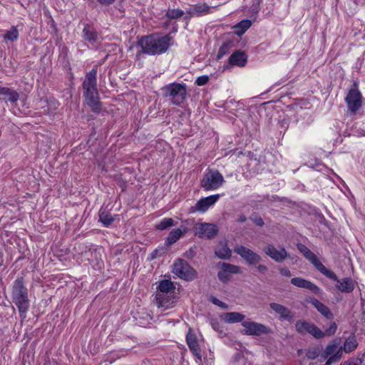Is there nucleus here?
Instances as JSON below:
<instances>
[{"label":"nucleus","instance_id":"16","mask_svg":"<svg viewBox=\"0 0 365 365\" xmlns=\"http://www.w3.org/2000/svg\"><path fill=\"white\" fill-rule=\"evenodd\" d=\"M187 344L192 353V354L197 359L199 362L202 361L201 349L198 344V340L196 334L190 329L186 335Z\"/></svg>","mask_w":365,"mask_h":365},{"label":"nucleus","instance_id":"43","mask_svg":"<svg viewBox=\"0 0 365 365\" xmlns=\"http://www.w3.org/2000/svg\"><path fill=\"white\" fill-rule=\"evenodd\" d=\"M209 81V76H199L196 81L195 83L199 86H202L207 84Z\"/></svg>","mask_w":365,"mask_h":365},{"label":"nucleus","instance_id":"49","mask_svg":"<svg viewBox=\"0 0 365 365\" xmlns=\"http://www.w3.org/2000/svg\"><path fill=\"white\" fill-rule=\"evenodd\" d=\"M257 269L258 270L259 272H260L262 274H264L268 270V268L266 265L259 264L257 267Z\"/></svg>","mask_w":365,"mask_h":365},{"label":"nucleus","instance_id":"29","mask_svg":"<svg viewBox=\"0 0 365 365\" xmlns=\"http://www.w3.org/2000/svg\"><path fill=\"white\" fill-rule=\"evenodd\" d=\"M215 253L217 257L224 259H229L232 255L231 250L228 247L227 243H221L220 245L216 248Z\"/></svg>","mask_w":365,"mask_h":365},{"label":"nucleus","instance_id":"26","mask_svg":"<svg viewBox=\"0 0 365 365\" xmlns=\"http://www.w3.org/2000/svg\"><path fill=\"white\" fill-rule=\"evenodd\" d=\"M187 231V228L186 227H182V229L178 228L173 230L170 232L168 237H166V243L168 245H171L175 243Z\"/></svg>","mask_w":365,"mask_h":365},{"label":"nucleus","instance_id":"45","mask_svg":"<svg viewBox=\"0 0 365 365\" xmlns=\"http://www.w3.org/2000/svg\"><path fill=\"white\" fill-rule=\"evenodd\" d=\"M363 359L356 358L344 362V365H361Z\"/></svg>","mask_w":365,"mask_h":365},{"label":"nucleus","instance_id":"59","mask_svg":"<svg viewBox=\"0 0 365 365\" xmlns=\"http://www.w3.org/2000/svg\"><path fill=\"white\" fill-rule=\"evenodd\" d=\"M213 328L217 327V325H215V324H212Z\"/></svg>","mask_w":365,"mask_h":365},{"label":"nucleus","instance_id":"38","mask_svg":"<svg viewBox=\"0 0 365 365\" xmlns=\"http://www.w3.org/2000/svg\"><path fill=\"white\" fill-rule=\"evenodd\" d=\"M173 220L172 218H164L159 224L156 225V228L159 230H165L173 225Z\"/></svg>","mask_w":365,"mask_h":365},{"label":"nucleus","instance_id":"25","mask_svg":"<svg viewBox=\"0 0 365 365\" xmlns=\"http://www.w3.org/2000/svg\"><path fill=\"white\" fill-rule=\"evenodd\" d=\"M222 320L229 324L245 322V315L240 312H227L221 316Z\"/></svg>","mask_w":365,"mask_h":365},{"label":"nucleus","instance_id":"33","mask_svg":"<svg viewBox=\"0 0 365 365\" xmlns=\"http://www.w3.org/2000/svg\"><path fill=\"white\" fill-rule=\"evenodd\" d=\"M306 333H309L316 339L324 337L325 334L315 324L310 323Z\"/></svg>","mask_w":365,"mask_h":365},{"label":"nucleus","instance_id":"1","mask_svg":"<svg viewBox=\"0 0 365 365\" xmlns=\"http://www.w3.org/2000/svg\"><path fill=\"white\" fill-rule=\"evenodd\" d=\"M173 38L170 34L160 36L158 34H151L144 36L138 40L137 45L141 50L136 53L138 57L141 53L150 56L160 55L165 53L171 46Z\"/></svg>","mask_w":365,"mask_h":365},{"label":"nucleus","instance_id":"42","mask_svg":"<svg viewBox=\"0 0 365 365\" xmlns=\"http://www.w3.org/2000/svg\"><path fill=\"white\" fill-rule=\"evenodd\" d=\"M336 329H337V325L335 322H333L330 324L329 327L328 329H327L324 333L325 334V335L327 334V335L331 336L336 333Z\"/></svg>","mask_w":365,"mask_h":365},{"label":"nucleus","instance_id":"22","mask_svg":"<svg viewBox=\"0 0 365 365\" xmlns=\"http://www.w3.org/2000/svg\"><path fill=\"white\" fill-rule=\"evenodd\" d=\"M156 303L158 307H164L165 309L172 307L174 303L173 293H157L155 296Z\"/></svg>","mask_w":365,"mask_h":365},{"label":"nucleus","instance_id":"10","mask_svg":"<svg viewBox=\"0 0 365 365\" xmlns=\"http://www.w3.org/2000/svg\"><path fill=\"white\" fill-rule=\"evenodd\" d=\"M242 325L245 328L242 333L246 335L260 336L272 333L269 327L255 322H242Z\"/></svg>","mask_w":365,"mask_h":365},{"label":"nucleus","instance_id":"5","mask_svg":"<svg viewBox=\"0 0 365 365\" xmlns=\"http://www.w3.org/2000/svg\"><path fill=\"white\" fill-rule=\"evenodd\" d=\"M340 339L330 341L320 355L319 361H326L324 365H331L339 361L342 357V346H340Z\"/></svg>","mask_w":365,"mask_h":365},{"label":"nucleus","instance_id":"18","mask_svg":"<svg viewBox=\"0 0 365 365\" xmlns=\"http://www.w3.org/2000/svg\"><path fill=\"white\" fill-rule=\"evenodd\" d=\"M291 283L297 287L308 289L315 294L321 293V289L317 284L307 279L301 277H294L291 279Z\"/></svg>","mask_w":365,"mask_h":365},{"label":"nucleus","instance_id":"24","mask_svg":"<svg viewBox=\"0 0 365 365\" xmlns=\"http://www.w3.org/2000/svg\"><path fill=\"white\" fill-rule=\"evenodd\" d=\"M0 98L6 102L16 103L19 100V95L14 90L0 86Z\"/></svg>","mask_w":365,"mask_h":365},{"label":"nucleus","instance_id":"37","mask_svg":"<svg viewBox=\"0 0 365 365\" xmlns=\"http://www.w3.org/2000/svg\"><path fill=\"white\" fill-rule=\"evenodd\" d=\"M194 8H195V11L196 12V15L198 16H201L202 14H207L210 13V8L205 3L195 4L194 6Z\"/></svg>","mask_w":365,"mask_h":365},{"label":"nucleus","instance_id":"57","mask_svg":"<svg viewBox=\"0 0 365 365\" xmlns=\"http://www.w3.org/2000/svg\"><path fill=\"white\" fill-rule=\"evenodd\" d=\"M213 328L217 327V325H215V324H212Z\"/></svg>","mask_w":365,"mask_h":365},{"label":"nucleus","instance_id":"44","mask_svg":"<svg viewBox=\"0 0 365 365\" xmlns=\"http://www.w3.org/2000/svg\"><path fill=\"white\" fill-rule=\"evenodd\" d=\"M261 3L262 0H253L252 5L250 8L252 13L257 14L259 12Z\"/></svg>","mask_w":365,"mask_h":365},{"label":"nucleus","instance_id":"12","mask_svg":"<svg viewBox=\"0 0 365 365\" xmlns=\"http://www.w3.org/2000/svg\"><path fill=\"white\" fill-rule=\"evenodd\" d=\"M218 266L220 267V270L217 273L218 279L225 284L230 280L232 274L240 273V267L235 264L227 262H220Z\"/></svg>","mask_w":365,"mask_h":365},{"label":"nucleus","instance_id":"53","mask_svg":"<svg viewBox=\"0 0 365 365\" xmlns=\"http://www.w3.org/2000/svg\"><path fill=\"white\" fill-rule=\"evenodd\" d=\"M186 256L188 258H192L193 256V252L192 250H190L189 251L186 252Z\"/></svg>","mask_w":365,"mask_h":365},{"label":"nucleus","instance_id":"50","mask_svg":"<svg viewBox=\"0 0 365 365\" xmlns=\"http://www.w3.org/2000/svg\"><path fill=\"white\" fill-rule=\"evenodd\" d=\"M265 197H266V199L271 200V201H279L280 200L279 197L276 195H273L271 196L267 195Z\"/></svg>","mask_w":365,"mask_h":365},{"label":"nucleus","instance_id":"8","mask_svg":"<svg viewBox=\"0 0 365 365\" xmlns=\"http://www.w3.org/2000/svg\"><path fill=\"white\" fill-rule=\"evenodd\" d=\"M172 267V272L185 281H192L197 277L196 270L183 259H176Z\"/></svg>","mask_w":365,"mask_h":365},{"label":"nucleus","instance_id":"27","mask_svg":"<svg viewBox=\"0 0 365 365\" xmlns=\"http://www.w3.org/2000/svg\"><path fill=\"white\" fill-rule=\"evenodd\" d=\"M99 222L106 227H110L115 220V217L106 210L101 209L98 212Z\"/></svg>","mask_w":365,"mask_h":365},{"label":"nucleus","instance_id":"55","mask_svg":"<svg viewBox=\"0 0 365 365\" xmlns=\"http://www.w3.org/2000/svg\"><path fill=\"white\" fill-rule=\"evenodd\" d=\"M157 252H158V250H155L153 252V254H152V255H153L152 258L155 257V255H156Z\"/></svg>","mask_w":365,"mask_h":365},{"label":"nucleus","instance_id":"39","mask_svg":"<svg viewBox=\"0 0 365 365\" xmlns=\"http://www.w3.org/2000/svg\"><path fill=\"white\" fill-rule=\"evenodd\" d=\"M322 351V349L319 346H317L313 349H309L307 352V356L309 359H315L317 357L320 358Z\"/></svg>","mask_w":365,"mask_h":365},{"label":"nucleus","instance_id":"48","mask_svg":"<svg viewBox=\"0 0 365 365\" xmlns=\"http://www.w3.org/2000/svg\"><path fill=\"white\" fill-rule=\"evenodd\" d=\"M97 1L103 6H110L115 3V0H97Z\"/></svg>","mask_w":365,"mask_h":365},{"label":"nucleus","instance_id":"17","mask_svg":"<svg viewBox=\"0 0 365 365\" xmlns=\"http://www.w3.org/2000/svg\"><path fill=\"white\" fill-rule=\"evenodd\" d=\"M335 277V278L329 279L337 282L335 285L336 289L342 293H351L354 291L356 287V282L351 278L344 277L341 279H339L336 274Z\"/></svg>","mask_w":365,"mask_h":365},{"label":"nucleus","instance_id":"23","mask_svg":"<svg viewBox=\"0 0 365 365\" xmlns=\"http://www.w3.org/2000/svg\"><path fill=\"white\" fill-rule=\"evenodd\" d=\"M310 302L312 305H313L314 307L316 308L317 310L327 319L331 320L334 319V314L331 312L330 309L319 300L313 299Z\"/></svg>","mask_w":365,"mask_h":365},{"label":"nucleus","instance_id":"51","mask_svg":"<svg viewBox=\"0 0 365 365\" xmlns=\"http://www.w3.org/2000/svg\"><path fill=\"white\" fill-rule=\"evenodd\" d=\"M246 220H247V217H246V216H245V215H240V216H239V218H238V220H237V221H238L239 222H241V223L245 222H246Z\"/></svg>","mask_w":365,"mask_h":365},{"label":"nucleus","instance_id":"41","mask_svg":"<svg viewBox=\"0 0 365 365\" xmlns=\"http://www.w3.org/2000/svg\"><path fill=\"white\" fill-rule=\"evenodd\" d=\"M250 220L253 222V223L255 225L258 227H262L264 225L263 219L256 213H254L251 215Z\"/></svg>","mask_w":365,"mask_h":365},{"label":"nucleus","instance_id":"40","mask_svg":"<svg viewBox=\"0 0 365 365\" xmlns=\"http://www.w3.org/2000/svg\"><path fill=\"white\" fill-rule=\"evenodd\" d=\"M310 322L299 320L295 324L297 331L300 334L306 333Z\"/></svg>","mask_w":365,"mask_h":365},{"label":"nucleus","instance_id":"36","mask_svg":"<svg viewBox=\"0 0 365 365\" xmlns=\"http://www.w3.org/2000/svg\"><path fill=\"white\" fill-rule=\"evenodd\" d=\"M184 15V11L181 9H168L165 13V16L171 19H178Z\"/></svg>","mask_w":365,"mask_h":365},{"label":"nucleus","instance_id":"32","mask_svg":"<svg viewBox=\"0 0 365 365\" xmlns=\"http://www.w3.org/2000/svg\"><path fill=\"white\" fill-rule=\"evenodd\" d=\"M234 46V43L231 41H227L226 42H224L222 46L220 47V49L218 51L217 58L220 59L223 56L227 55L232 48Z\"/></svg>","mask_w":365,"mask_h":365},{"label":"nucleus","instance_id":"7","mask_svg":"<svg viewBox=\"0 0 365 365\" xmlns=\"http://www.w3.org/2000/svg\"><path fill=\"white\" fill-rule=\"evenodd\" d=\"M298 250L303 256L312 263L314 267L327 278H335V273L327 269L318 259L317 255L312 252L306 245L298 243L297 245Z\"/></svg>","mask_w":365,"mask_h":365},{"label":"nucleus","instance_id":"35","mask_svg":"<svg viewBox=\"0 0 365 365\" xmlns=\"http://www.w3.org/2000/svg\"><path fill=\"white\" fill-rule=\"evenodd\" d=\"M19 37V31L18 29H16V26H11V28L6 31L4 36V38L5 41H14L16 40H17Z\"/></svg>","mask_w":365,"mask_h":365},{"label":"nucleus","instance_id":"56","mask_svg":"<svg viewBox=\"0 0 365 365\" xmlns=\"http://www.w3.org/2000/svg\"><path fill=\"white\" fill-rule=\"evenodd\" d=\"M185 20H187V21H189V20H190V17H188V16H185Z\"/></svg>","mask_w":365,"mask_h":365},{"label":"nucleus","instance_id":"11","mask_svg":"<svg viewBox=\"0 0 365 365\" xmlns=\"http://www.w3.org/2000/svg\"><path fill=\"white\" fill-rule=\"evenodd\" d=\"M218 232L217 226L212 223H197L195 227V234L200 238L212 239L217 235Z\"/></svg>","mask_w":365,"mask_h":365},{"label":"nucleus","instance_id":"4","mask_svg":"<svg viewBox=\"0 0 365 365\" xmlns=\"http://www.w3.org/2000/svg\"><path fill=\"white\" fill-rule=\"evenodd\" d=\"M163 95L168 98L175 106H180L186 99L187 95L185 83H171L162 88Z\"/></svg>","mask_w":365,"mask_h":365},{"label":"nucleus","instance_id":"9","mask_svg":"<svg viewBox=\"0 0 365 365\" xmlns=\"http://www.w3.org/2000/svg\"><path fill=\"white\" fill-rule=\"evenodd\" d=\"M349 110L355 114L362 104V95L359 91L358 83L354 82L345 98Z\"/></svg>","mask_w":365,"mask_h":365},{"label":"nucleus","instance_id":"19","mask_svg":"<svg viewBox=\"0 0 365 365\" xmlns=\"http://www.w3.org/2000/svg\"><path fill=\"white\" fill-rule=\"evenodd\" d=\"M270 308L279 316L280 320H287L291 322L294 319V314L282 304L272 302L269 304Z\"/></svg>","mask_w":365,"mask_h":365},{"label":"nucleus","instance_id":"21","mask_svg":"<svg viewBox=\"0 0 365 365\" xmlns=\"http://www.w3.org/2000/svg\"><path fill=\"white\" fill-rule=\"evenodd\" d=\"M247 56L244 51L237 50L234 51L228 59L230 66L243 67L247 63Z\"/></svg>","mask_w":365,"mask_h":365},{"label":"nucleus","instance_id":"52","mask_svg":"<svg viewBox=\"0 0 365 365\" xmlns=\"http://www.w3.org/2000/svg\"><path fill=\"white\" fill-rule=\"evenodd\" d=\"M187 13L189 14L192 16L196 15V12L195 11V8L194 7L192 8V9H190L189 10H187Z\"/></svg>","mask_w":365,"mask_h":365},{"label":"nucleus","instance_id":"2","mask_svg":"<svg viewBox=\"0 0 365 365\" xmlns=\"http://www.w3.org/2000/svg\"><path fill=\"white\" fill-rule=\"evenodd\" d=\"M97 66H94L89 72L86 73L82 83L85 101L95 113H99L102 110V103L97 88Z\"/></svg>","mask_w":365,"mask_h":365},{"label":"nucleus","instance_id":"30","mask_svg":"<svg viewBox=\"0 0 365 365\" xmlns=\"http://www.w3.org/2000/svg\"><path fill=\"white\" fill-rule=\"evenodd\" d=\"M358 346V342L354 336L348 337L342 346V351L345 353H350L354 351Z\"/></svg>","mask_w":365,"mask_h":365},{"label":"nucleus","instance_id":"6","mask_svg":"<svg viewBox=\"0 0 365 365\" xmlns=\"http://www.w3.org/2000/svg\"><path fill=\"white\" fill-rule=\"evenodd\" d=\"M225 182L222 175L217 170L208 169L200 180V186L205 191L215 190Z\"/></svg>","mask_w":365,"mask_h":365},{"label":"nucleus","instance_id":"28","mask_svg":"<svg viewBox=\"0 0 365 365\" xmlns=\"http://www.w3.org/2000/svg\"><path fill=\"white\" fill-rule=\"evenodd\" d=\"M175 289V286L169 279H163L160 282L159 285L158 286V292L157 293H163V294H169L173 293Z\"/></svg>","mask_w":365,"mask_h":365},{"label":"nucleus","instance_id":"47","mask_svg":"<svg viewBox=\"0 0 365 365\" xmlns=\"http://www.w3.org/2000/svg\"><path fill=\"white\" fill-rule=\"evenodd\" d=\"M212 302L214 304L217 305V306H219L220 307H222V308H227V304L225 303H224L223 302H222V301H220L218 299L215 298V297L212 299Z\"/></svg>","mask_w":365,"mask_h":365},{"label":"nucleus","instance_id":"54","mask_svg":"<svg viewBox=\"0 0 365 365\" xmlns=\"http://www.w3.org/2000/svg\"><path fill=\"white\" fill-rule=\"evenodd\" d=\"M2 262H3L2 254L0 252V266H1Z\"/></svg>","mask_w":365,"mask_h":365},{"label":"nucleus","instance_id":"13","mask_svg":"<svg viewBox=\"0 0 365 365\" xmlns=\"http://www.w3.org/2000/svg\"><path fill=\"white\" fill-rule=\"evenodd\" d=\"M220 195L219 194H216L200 199L194 206L190 207L189 212L195 213L196 212H206L220 199Z\"/></svg>","mask_w":365,"mask_h":365},{"label":"nucleus","instance_id":"14","mask_svg":"<svg viewBox=\"0 0 365 365\" xmlns=\"http://www.w3.org/2000/svg\"><path fill=\"white\" fill-rule=\"evenodd\" d=\"M234 251L244 259L249 265H256L262 260L260 255L243 245L236 247Z\"/></svg>","mask_w":365,"mask_h":365},{"label":"nucleus","instance_id":"20","mask_svg":"<svg viewBox=\"0 0 365 365\" xmlns=\"http://www.w3.org/2000/svg\"><path fill=\"white\" fill-rule=\"evenodd\" d=\"M82 38L85 41L91 45H95L97 43L98 35L93 25L88 24L84 25L82 31Z\"/></svg>","mask_w":365,"mask_h":365},{"label":"nucleus","instance_id":"31","mask_svg":"<svg viewBox=\"0 0 365 365\" xmlns=\"http://www.w3.org/2000/svg\"><path fill=\"white\" fill-rule=\"evenodd\" d=\"M252 22L250 20L245 19L237 24L235 28V32L237 36H242L246 31L251 26Z\"/></svg>","mask_w":365,"mask_h":365},{"label":"nucleus","instance_id":"46","mask_svg":"<svg viewBox=\"0 0 365 365\" xmlns=\"http://www.w3.org/2000/svg\"><path fill=\"white\" fill-rule=\"evenodd\" d=\"M279 272L280 274L282 276H285V277H288L292 276V273L287 267H281L279 269Z\"/></svg>","mask_w":365,"mask_h":365},{"label":"nucleus","instance_id":"58","mask_svg":"<svg viewBox=\"0 0 365 365\" xmlns=\"http://www.w3.org/2000/svg\"><path fill=\"white\" fill-rule=\"evenodd\" d=\"M213 328L217 327V325H215V324H212Z\"/></svg>","mask_w":365,"mask_h":365},{"label":"nucleus","instance_id":"15","mask_svg":"<svg viewBox=\"0 0 365 365\" xmlns=\"http://www.w3.org/2000/svg\"><path fill=\"white\" fill-rule=\"evenodd\" d=\"M264 252L276 262H282L289 255L284 247H279L277 250L273 245L269 244L263 249Z\"/></svg>","mask_w":365,"mask_h":365},{"label":"nucleus","instance_id":"34","mask_svg":"<svg viewBox=\"0 0 365 365\" xmlns=\"http://www.w3.org/2000/svg\"><path fill=\"white\" fill-rule=\"evenodd\" d=\"M306 333H309L316 339L324 337L325 334L315 324L310 323Z\"/></svg>","mask_w":365,"mask_h":365},{"label":"nucleus","instance_id":"3","mask_svg":"<svg viewBox=\"0 0 365 365\" xmlns=\"http://www.w3.org/2000/svg\"><path fill=\"white\" fill-rule=\"evenodd\" d=\"M11 299L18 309L20 318L25 319L29 309L30 299L24 277H18L14 280L11 287Z\"/></svg>","mask_w":365,"mask_h":365}]
</instances>
